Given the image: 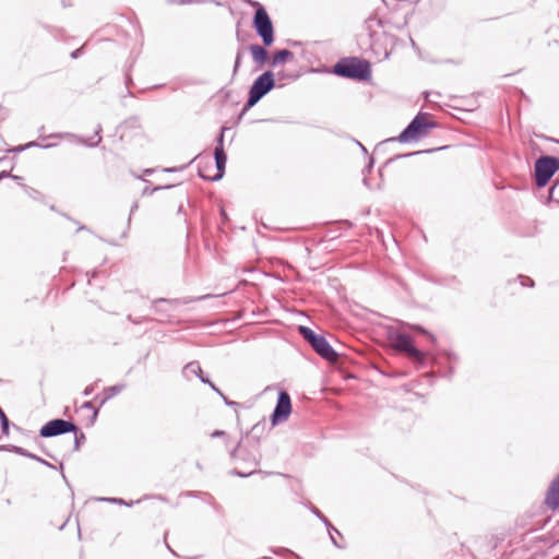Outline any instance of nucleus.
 Returning <instances> with one entry per match:
<instances>
[{
  "mask_svg": "<svg viewBox=\"0 0 559 559\" xmlns=\"http://www.w3.org/2000/svg\"><path fill=\"white\" fill-rule=\"evenodd\" d=\"M231 460L240 467H235L231 471L233 475L239 477H248L255 472V467L260 462V450L257 441L251 443L238 442L237 445L230 451Z\"/></svg>",
  "mask_w": 559,
  "mask_h": 559,
  "instance_id": "nucleus-1",
  "label": "nucleus"
},
{
  "mask_svg": "<svg viewBox=\"0 0 559 559\" xmlns=\"http://www.w3.org/2000/svg\"><path fill=\"white\" fill-rule=\"evenodd\" d=\"M332 73L341 78L365 82L371 79V64L362 58L345 57L333 66Z\"/></svg>",
  "mask_w": 559,
  "mask_h": 559,
  "instance_id": "nucleus-2",
  "label": "nucleus"
},
{
  "mask_svg": "<svg viewBox=\"0 0 559 559\" xmlns=\"http://www.w3.org/2000/svg\"><path fill=\"white\" fill-rule=\"evenodd\" d=\"M275 75L271 70L264 71L252 83L249 88L248 99L243 105L240 117L250 108L255 106L266 94L275 87Z\"/></svg>",
  "mask_w": 559,
  "mask_h": 559,
  "instance_id": "nucleus-3",
  "label": "nucleus"
},
{
  "mask_svg": "<svg viewBox=\"0 0 559 559\" xmlns=\"http://www.w3.org/2000/svg\"><path fill=\"white\" fill-rule=\"evenodd\" d=\"M437 123L430 120L427 112H418L406 128L397 136L399 142L409 143L428 134V131L436 128Z\"/></svg>",
  "mask_w": 559,
  "mask_h": 559,
  "instance_id": "nucleus-4",
  "label": "nucleus"
},
{
  "mask_svg": "<svg viewBox=\"0 0 559 559\" xmlns=\"http://www.w3.org/2000/svg\"><path fill=\"white\" fill-rule=\"evenodd\" d=\"M299 334L302 338L309 343L312 349L323 359L335 362L338 359V354L330 345L323 335L317 334L313 330L308 326L300 325L298 328Z\"/></svg>",
  "mask_w": 559,
  "mask_h": 559,
  "instance_id": "nucleus-5",
  "label": "nucleus"
},
{
  "mask_svg": "<svg viewBox=\"0 0 559 559\" xmlns=\"http://www.w3.org/2000/svg\"><path fill=\"white\" fill-rule=\"evenodd\" d=\"M251 4L255 7L252 26L258 36L262 39L263 45L265 47H270L274 43L273 22L267 11L261 3L252 1Z\"/></svg>",
  "mask_w": 559,
  "mask_h": 559,
  "instance_id": "nucleus-6",
  "label": "nucleus"
},
{
  "mask_svg": "<svg viewBox=\"0 0 559 559\" xmlns=\"http://www.w3.org/2000/svg\"><path fill=\"white\" fill-rule=\"evenodd\" d=\"M559 170V157L544 155L534 164L535 183L538 188L545 187L551 177Z\"/></svg>",
  "mask_w": 559,
  "mask_h": 559,
  "instance_id": "nucleus-7",
  "label": "nucleus"
},
{
  "mask_svg": "<svg viewBox=\"0 0 559 559\" xmlns=\"http://www.w3.org/2000/svg\"><path fill=\"white\" fill-rule=\"evenodd\" d=\"M393 347L406 354L412 360L423 365L425 362V354L414 345V340L409 334L395 332L391 335Z\"/></svg>",
  "mask_w": 559,
  "mask_h": 559,
  "instance_id": "nucleus-8",
  "label": "nucleus"
},
{
  "mask_svg": "<svg viewBox=\"0 0 559 559\" xmlns=\"http://www.w3.org/2000/svg\"><path fill=\"white\" fill-rule=\"evenodd\" d=\"M396 44L397 37L386 32H383L377 38L371 35L370 48L379 60L389 59Z\"/></svg>",
  "mask_w": 559,
  "mask_h": 559,
  "instance_id": "nucleus-9",
  "label": "nucleus"
},
{
  "mask_svg": "<svg viewBox=\"0 0 559 559\" xmlns=\"http://www.w3.org/2000/svg\"><path fill=\"white\" fill-rule=\"evenodd\" d=\"M78 430V426L71 421L62 418H55L47 421L40 429L39 436L41 438H52L60 435L69 433Z\"/></svg>",
  "mask_w": 559,
  "mask_h": 559,
  "instance_id": "nucleus-10",
  "label": "nucleus"
},
{
  "mask_svg": "<svg viewBox=\"0 0 559 559\" xmlns=\"http://www.w3.org/2000/svg\"><path fill=\"white\" fill-rule=\"evenodd\" d=\"M292 413L290 396L286 391H280L273 413L271 414V423L276 426L285 421Z\"/></svg>",
  "mask_w": 559,
  "mask_h": 559,
  "instance_id": "nucleus-11",
  "label": "nucleus"
},
{
  "mask_svg": "<svg viewBox=\"0 0 559 559\" xmlns=\"http://www.w3.org/2000/svg\"><path fill=\"white\" fill-rule=\"evenodd\" d=\"M546 506L551 510L559 509V474L551 481L545 498Z\"/></svg>",
  "mask_w": 559,
  "mask_h": 559,
  "instance_id": "nucleus-12",
  "label": "nucleus"
},
{
  "mask_svg": "<svg viewBox=\"0 0 559 559\" xmlns=\"http://www.w3.org/2000/svg\"><path fill=\"white\" fill-rule=\"evenodd\" d=\"M179 304H180L179 299L157 298L152 302V309L154 310V312L156 314H159L162 317L160 321H163L164 319H167L170 317L169 308H165V307H163V305H167L170 307V306L179 305Z\"/></svg>",
  "mask_w": 559,
  "mask_h": 559,
  "instance_id": "nucleus-13",
  "label": "nucleus"
},
{
  "mask_svg": "<svg viewBox=\"0 0 559 559\" xmlns=\"http://www.w3.org/2000/svg\"><path fill=\"white\" fill-rule=\"evenodd\" d=\"M214 159L216 165V175L211 179L213 181H217L222 179L225 175V167L227 163V154L225 151L214 150Z\"/></svg>",
  "mask_w": 559,
  "mask_h": 559,
  "instance_id": "nucleus-14",
  "label": "nucleus"
},
{
  "mask_svg": "<svg viewBox=\"0 0 559 559\" xmlns=\"http://www.w3.org/2000/svg\"><path fill=\"white\" fill-rule=\"evenodd\" d=\"M0 451L13 452L15 454H19V455L25 456L27 459L34 460V461H36L38 463L43 462L41 457H39L38 455H36V454L32 453V452H28L27 450H25L22 447H17V445H13V444H7V445H1L0 447Z\"/></svg>",
  "mask_w": 559,
  "mask_h": 559,
  "instance_id": "nucleus-15",
  "label": "nucleus"
},
{
  "mask_svg": "<svg viewBox=\"0 0 559 559\" xmlns=\"http://www.w3.org/2000/svg\"><path fill=\"white\" fill-rule=\"evenodd\" d=\"M249 50L252 55L254 62H257L258 64H264L267 61L269 52L265 49V46L262 47L258 44H251L249 46Z\"/></svg>",
  "mask_w": 559,
  "mask_h": 559,
  "instance_id": "nucleus-16",
  "label": "nucleus"
},
{
  "mask_svg": "<svg viewBox=\"0 0 559 559\" xmlns=\"http://www.w3.org/2000/svg\"><path fill=\"white\" fill-rule=\"evenodd\" d=\"M294 59V53L289 49L277 50L271 58L270 66L272 68L277 67L281 63L287 62Z\"/></svg>",
  "mask_w": 559,
  "mask_h": 559,
  "instance_id": "nucleus-17",
  "label": "nucleus"
},
{
  "mask_svg": "<svg viewBox=\"0 0 559 559\" xmlns=\"http://www.w3.org/2000/svg\"><path fill=\"white\" fill-rule=\"evenodd\" d=\"M126 389L124 383H118L111 386H108L104 390V397L100 402V405L105 404L108 400L112 399L114 396L118 395Z\"/></svg>",
  "mask_w": 559,
  "mask_h": 559,
  "instance_id": "nucleus-18",
  "label": "nucleus"
},
{
  "mask_svg": "<svg viewBox=\"0 0 559 559\" xmlns=\"http://www.w3.org/2000/svg\"><path fill=\"white\" fill-rule=\"evenodd\" d=\"M56 144L55 143H46V144H41L39 142H36V141H32V142H28L24 145H19V146H15V147H12L9 150V152H12V153H21L27 148H31V147H43V148H50V147H53Z\"/></svg>",
  "mask_w": 559,
  "mask_h": 559,
  "instance_id": "nucleus-19",
  "label": "nucleus"
},
{
  "mask_svg": "<svg viewBox=\"0 0 559 559\" xmlns=\"http://www.w3.org/2000/svg\"><path fill=\"white\" fill-rule=\"evenodd\" d=\"M182 373H183V376H185L187 379H189V378H190V377H189L190 374H195L199 379H200V376H204V374H203V371H202V369H201V366H200V364H199L198 361H190V362H188V364L185 366V368H183V370H182Z\"/></svg>",
  "mask_w": 559,
  "mask_h": 559,
  "instance_id": "nucleus-20",
  "label": "nucleus"
},
{
  "mask_svg": "<svg viewBox=\"0 0 559 559\" xmlns=\"http://www.w3.org/2000/svg\"><path fill=\"white\" fill-rule=\"evenodd\" d=\"M103 128L100 124H97L96 129H95V132H94V135L91 136L90 139L85 140V139H82L80 138L79 141L84 144V145H87V146H91V147H95L97 146L100 141H102V135H100V132H102Z\"/></svg>",
  "mask_w": 559,
  "mask_h": 559,
  "instance_id": "nucleus-21",
  "label": "nucleus"
},
{
  "mask_svg": "<svg viewBox=\"0 0 559 559\" xmlns=\"http://www.w3.org/2000/svg\"><path fill=\"white\" fill-rule=\"evenodd\" d=\"M74 433V444L72 451H78L81 445L85 442L86 438L84 432L78 427V430L72 431Z\"/></svg>",
  "mask_w": 559,
  "mask_h": 559,
  "instance_id": "nucleus-22",
  "label": "nucleus"
},
{
  "mask_svg": "<svg viewBox=\"0 0 559 559\" xmlns=\"http://www.w3.org/2000/svg\"><path fill=\"white\" fill-rule=\"evenodd\" d=\"M311 512L326 526V528H333V525L329 521V519L314 506L310 508Z\"/></svg>",
  "mask_w": 559,
  "mask_h": 559,
  "instance_id": "nucleus-23",
  "label": "nucleus"
},
{
  "mask_svg": "<svg viewBox=\"0 0 559 559\" xmlns=\"http://www.w3.org/2000/svg\"><path fill=\"white\" fill-rule=\"evenodd\" d=\"M226 130H227L226 127H222L221 128V132L216 136V145H215L214 150H219L221 148V151H225L224 150V133H225Z\"/></svg>",
  "mask_w": 559,
  "mask_h": 559,
  "instance_id": "nucleus-24",
  "label": "nucleus"
},
{
  "mask_svg": "<svg viewBox=\"0 0 559 559\" xmlns=\"http://www.w3.org/2000/svg\"><path fill=\"white\" fill-rule=\"evenodd\" d=\"M200 381L204 384L210 385V388L216 392L219 396H223V392L205 376H200Z\"/></svg>",
  "mask_w": 559,
  "mask_h": 559,
  "instance_id": "nucleus-25",
  "label": "nucleus"
},
{
  "mask_svg": "<svg viewBox=\"0 0 559 559\" xmlns=\"http://www.w3.org/2000/svg\"><path fill=\"white\" fill-rule=\"evenodd\" d=\"M173 186L171 185H166V186H157V187H154V188H148V187H145L142 191V194L143 195H152L155 191H158V190H162V189H169L171 188Z\"/></svg>",
  "mask_w": 559,
  "mask_h": 559,
  "instance_id": "nucleus-26",
  "label": "nucleus"
},
{
  "mask_svg": "<svg viewBox=\"0 0 559 559\" xmlns=\"http://www.w3.org/2000/svg\"><path fill=\"white\" fill-rule=\"evenodd\" d=\"M328 532H329V535H330V538H331V542L333 543V545L340 549L344 548V546L340 545L337 543L336 538L334 537V533L341 536V533L338 532V530L333 526V528H331V527L328 528Z\"/></svg>",
  "mask_w": 559,
  "mask_h": 559,
  "instance_id": "nucleus-27",
  "label": "nucleus"
},
{
  "mask_svg": "<svg viewBox=\"0 0 559 559\" xmlns=\"http://www.w3.org/2000/svg\"><path fill=\"white\" fill-rule=\"evenodd\" d=\"M81 408L93 411V420L96 419V417L98 415V409L94 407V405L91 401L84 402L82 404Z\"/></svg>",
  "mask_w": 559,
  "mask_h": 559,
  "instance_id": "nucleus-28",
  "label": "nucleus"
},
{
  "mask_svg": "<svg viewBox=\"0 0 559 559\" xmlns=\"http://www.w3.org/2000/svg\"><path fill=\"white\" fill-rule=\"evenodd\" d=\"M241 59H242V52L239 50L236 55V58H235V64H234V69H233V76H235L239 70V67L241 64Z\"/></svg>",
  "mask_w": 559,
  "mask_h": 559,
  "instance_id": "nucleus-29",
  "label": "nucleus"
},
{
  "mask_svg": "<svg viewBox=\"0 0 559 559\" xmlns=\"http://www.w3.org/2000/svg\"><path fill=\"white\" fill-rule=\"evenodd\" d=\"M104 500L108 501V502H111V503H116V504H123V506H127V507H131L132 503H133L132 501L131 502H126L121 498H105Z\"/></svg>",
  "mask_w": 559,
  "mask_h": 559,
  "instance_id": "nucleus-30",
  "label": "nucleus"
},
{
  "mask_svg": "<svg viewBox=\"0 0 559 559\" xmlns=\"http://www.w3.org/2000/svg\"><path fill=\"white\" fill-rule=\"evenodd\" d=\"M74 136L73 134L71 133H51L47 136H44L43 140H46V139H61V138H72Z\"/></svg>",
  "mask_w": 559,
  "mask_h": 559,
  "instance_id": "nucleus-31",
  "label": "nucleus"
},
{
  "mask_svg": "<svg viewBox=\"0 0 559 559\" xmlns=\"http://www.w3.org/2000/svg\"><path fill=\"white\" fill-rule=\"evenodd\" d=\"M520 278L522 286L534 287V281L531 277L521 275Z\"/></svg>",
  "mask_w": 559,
  "mask_h": 559,
  "instance_id": "nucleus-32",
  "label": "nucleus"
},
{
  "mask_svg": "<svg viewBox=\"0 0 559 559\" xmlns=\"http://www.w3.org/2000/svg\"><path fill=\"white\" fill-rule=\"evenodd\" d=\"M414 329H415L416 331H418V332H420V333H423V334L427 335V336H428L432 342H435V341H436L435 336H433L431 333H429L426 329H424L423 326H420V325H416V326H414Z\"/></svg>",
  "mask_w": 559,
  "mask_h": 559,
  "instance_id": "nucleus-33",
  "label": "nucleus"
},
{
  "mask_svg": "<svg viewBox=\"0 0 559 559\" xmlns=\"http://www.w3.org/2000/svg\"><path fill=\"white\" fill-rule=\"evenodd\" d=\"M221 397L223 399L224 403H225L226 405H228V406H233V407H238V406H240V404H239L238 402L230 401V400H229L227 396H225L224 394H223V396H221Z\"/></svg>",
  "mask_w": 559,
  "mask_h": 559,
  "instance_id": "nucleus-34",
  "label": "nucleus"
},
{
  "mask_svg": "<svg viewBox=\"0 0 559 559\" xmlns=\"http://www.w3.org/2000/svg\"><path fill=\"white\" fill-rule=\"evenodd\" d=\"M447 356L450 364L459 360V357L454 353H447Z\"/></svg>",
  "mask_w": 559,
  "mask_h": 559,
  "instance_id": "nucleus-35",
  "label": "nucleus"
},
{
  "mask_svg": "<svg viewBox=\"0 0 559 559\" xmlns=\"http://www.w3.org/2000/svg\"><path fill=\"white\" fill-rule=\"evenodd\" d=\"M372 167H373V158H372V157H370V158H369V163L366 165V167H365V169H364V174H365V173H368V174H369V173L371 171Z\"/></svg>",
  "mask_w": 559,
  "mask_h": 559,
  "instance_id": "nucleus-36",
  "label": "nucleus"
},
{
  "mask_svg": "<svg viewBox=\"0 0 559 559\" xmlns=\"http://www.w3.org/2000/svg\"><path fill=\"white\" fill-rule=\"evenodd\" d=\"M226 432L224 430H215L212 432L211 437L212 438H217V437H226Z\"/></svg>",
  "mask_w": 559,
  "mask_h": 559,
  "instance_id": "nucleus-37",
  "label": "nucleus"
},
{
  "mask_svg": "<svg viewBox=\"0 0 559 559\" xmlns=\"http://www.w3.org/2000/svg\"><path fill=\"white\" fill-rule=\"evenodd\" d=\"M93 390H94V386H93V385H88V386H86V388L84 389L83 394H84L85 396H88V395H91V394H92Z\"/></svg>",
  "mask_w": 559,
  "mask_h": 559,
  "instance_id": "nucleus-38",
  "label": "nucleus"
},
{
  "mask_svg": "<svg viewBox=\"0 0 559 559\" xmlns=\"http://www.w3.org/2000/svg\"><path fill=\"white\" fill-rule=\"evenodd\" d=\"M127 319L134 324H140L142 322V320L133 319L131 314H129Z\"/></svg>",
  "mask_w": 559,
  "mask_h": 559,
  "instance_id": "nucleus-39",
  "label": "nucleus"
},
{
  "mask_svg": "<svg viewBox=\"0 0 559 559\" xmlns=\"http://www.w3.org/2000/svg\"><path fill=\"white\" fill-rule=\"evenodd\" d=\"M40 464H43L49 468H53V469L56 468V466L53 464L49 463L48 461H46L44 459H43V462H40Z\"/></svg>",
  "mask_w": 559,
  "mask_h": 559,
  "instance_id": "nucleus-40",
  "label": "nucleus"
},
{
  "mask_svg": "<svg viewBox=\"0 0 559 559\" xmlns=\"http://www.w3.org/2000/svg\"><path fill=\"white\" fill-rule=\"evenodd\" d=\"M138 210V203L135 202L130 210V215H132ZM131 219V216H129V221Z\"/></svg>",
  "mask_w": 559,
  "mask_h": 559,
  "instance_id": "nucleus-41",
  "label": "nucleus"
},
{
  "mask_svg": "<svg viewBox=\"0 0 559 559\" xmlns=\"http://www.w3.org/2000/svg\"><path fill=\"white\" fill-rule=\"evenodd\" d=\"M177 213H178V214L186 215L183 204H180V205H179V207H178V210H177Z\"/></svg>",
  "mask_w": 559,
  "mask_h": 559,
  "instance_id": "nucleus-42",
  "label": "nucleus"
},
{
  "mask_svg": "<svg viewBox=\"0 0 559 559\" xmlns=\"http://www.w3.org/2000/svg\"><path fill=\"white\" fill-rule=\"evenodd\" d=\"M80 51H81L80 49H76V50L72 51L71 52V58H73V59L78 58L79 55H80Z\"/></svg>",
  "mask_w": 559,
  "mask_h": 559,
  "instance_id": "nucleus-43",
  "label": "nucleus"
},
{
  "mask_svg": "<svg viewBox=\"0 0 559 559\" xmlns=\"http://www.w3.org/2000/svg\"><path fill=\"white\" fill-rule=\"evenodd\" d=\"M409 43H411V46L413 47V49H418L416 41L412 37H409Z\"/></svg>",
  "mask_w": 559,
  "mask_h": 559,
  "instance_id": "nucleus-44",
  "label": "nucleus"
},
{
  "mask_svg": "<svg viewBox=\"0 0 559 559\" xmlns=\"http://www.w3.org/2000/svg\"><path fill=\"white\" fill-rule=\"evenodd\" d=\"M59 469H60V472H61L62 478H63L64 480H67V477H66V475H64V473H63V464H62V463H60V464H59Z\"/></svg>",
  "mask_w": 559,
  "mask_h": 559,
  "instance_id": "nucleus-45",
  "label": "nucleus"
},
{
  "mask_svg": "<svg viewBox=\"0 0 559 559\" xmlns=\"http://www.w3.org/2000/svg\"><path fill=\"white\" fill-rule=\"evenodd\" d=\"M558 185H559V180H556V181H555V183H554V186L550 188V192H549V193H550V195H552V192H554L555 188H556Z\"/></svg>",
  "mask_w": 559,
  "mask_h": 559,
  "instance_id": "nucleus-46",
  "label": "nucleus"
},
{
  "mask_svg": "<svg viewBox=\"0 0 559 559\" xmlns=\"http://www.w3.org/2000/svg\"><path fill=\"white\" fill-rule=\"evenodd\" d=\"M176 170H177V168H175V167H171V168H165V169H164V171H166V173H174V171H176Z\"/></svg>",
  "mask_w": 559,
  "mask_h": 559,
  "instance_id": "nucleus-47",
  "label": "nucleus"
},
{
  "mask_svg": "<svg viewBox=\"0 0 559 559\" xmlns=\"http://www.w3.org/2000/svg\"><path fill=\"white\" fill-rule=\"evenodd\" d=\"M357 144L359 145V147L362 150V152H364L365 154H367V153H368V152H367V150H366V147H365L360 142H357Z\"/></svg>",
  "mask_w": 559,
  "mask_h": 559,
  "instance_id": "nucleus-48",
  "label": "nucleus"
},
{
  "mask_svg": "<svg viewBox=\"0 0 559 559\" xmlns=\"http://www.w3.org/2000/svg\"><path fill=\"white\" fill-rule=\"evenodd\" d=\"M153 171H154V169L147 168V169L144 170V174L145 175H151V174H153Z\"/></svg>",
  "mask_w": 559,
  "mask_h": 559,
  "instance_id": "nucleus-49",
  "label": "nucleus"
},
{
  "mask_svg": "<svg viewBox=\"0 0 559 559\" xmlns=\"http://www.w3.org/2000/svg\"><path fill=\"white\" fill-rule=\"evenodd\" d=\"M7 176H9V174H8L7 171H2V173H0V178H2V177H7Z\"/></svg>",
  "mask_w": 559,
  "mask_h": 559,
  "instance_id": "nucleus-50",
  "label": "nucleus"
},
{
  "mask_svg": "<svg viewBox=\"0 0 559 559\" xmlns=\"http://www.w3.org/2000/svg\"><path fill=\"white\" fill-rule=\"evenodd\" d=\"M364 183H365V186L369 187V182H368L367 177L364 178Z\"/></svg>",
  "mask_w": 559,
  "mask_h": 559,
  "instance_id": "nucleus-51",
  "label": "nucleus"
},
{
  "mask_svg": "<svg viewBox=\"0 0 559 559\" xmlns=\"http://www.w3.org/2000/svg\"><path fill=\"white\" fill-rule=\"evenodd\" d=\"M12 426H13V428H14L15 430H17V431H21V430H22L19 426H16V425H14V424H13Z\"/></svg>",
  "mask_w": 559,
  "mask_h": 559,
  "instance_id": "nucleus-52",
  "label": "nucleus"
},
{
  "mask_svg": "<svg viewBox=\"0 0 559 559\" xmlns=\"http://www.w3.org/2000/svg\"><path fill=\"white\" fill-rule=\"evenodd\" d=\"M32 192H33V193H32V197H35V193H37V191H36V190H32Z\"/></svg>",
  "mask_w": 559,
  "mask_h": 559,
  "instance_id": "nucleus-53",
  "label": "nucleus"
},
{
  "mask_svg": "<svg viewBox=\"0 0 559 559\" xmlns=\"http://www.w3.org/2000/svg\"><path fill=\"white\" fill-rule=\"evenodd\" d=\"M32 192H33V193H32V197H35V193H37V191H36V190H32Z\"/></svg>",
  "mask_w": 559,
  "mask_h": 559,
  "instance_id": "nucleus-54",
  "label": "nucleus"
},
{
  "mask_svg": "<svg viewBox=\"0 0 559 559\" xmlns=\"http://www.w3.org/2000/svg\"><path fill=\"white\" fill-rule=\"evenodd\" d=\"M262 559H272L271 557H263Z\"/></svg>",
  "mask_w": 559,
  "mask_h": 559,
  "instance_id": "nucleus-55",
  "label": "nucleus"
}]
</instances>
